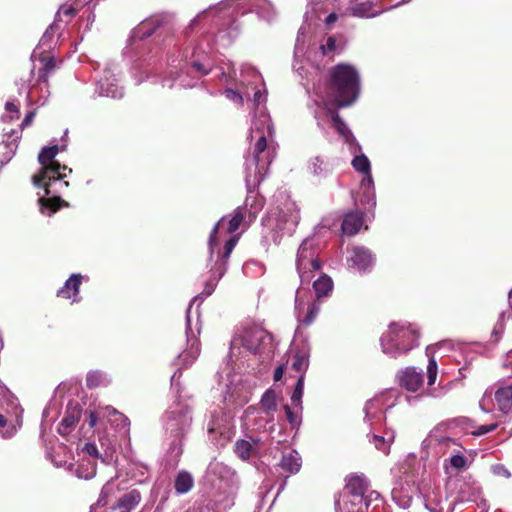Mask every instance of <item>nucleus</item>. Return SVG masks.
<instances>
[{"mask_svg": "<svg viewBox=\"0 0 512 512\" xmlns=\"http://www.w3.org/2000/svg\"><path fill=\"white\" fill-rule=\"evenodd\" d=\"M328 85L336 106L347 107L359 96L360 76L354 66L340 63L330 69Z\"/></svg>", "mask_w": 512, "mask_h": 512, "instance_id": "nucleus-1", "label": "nucleus"}, {"mask_svg": "<svg viewBox=\"0 0 512 512\" xmlns=\"http://www.w3.org/2000/svg\"><path fill=\"white\" fill-rule=\"evenodd\" d=\"M59 153V146L52 145L41 149L38 155V162L41 165L39 173L33 175L32 183L36 187H41L45 191V195L58 192L60 189H54L55 184L60 186H69V182L64 181L67 172L71 173L72 169L66 165H61L55 160Z\"/></svg>", "mask_w": 512, "mask_h": 512, "instance_id": "nucleus-2", "label": "nucleus"}, {"mask_svg": "<svg viewBox=\"0 0 512 512\" xmlns=\"http://www.w3.org/2000/svg\"><path fill=\"white\" fill-rule=\"evenodd\" d=\"M418 337V332L410 326L392 323L389 331L381 337L382 350L394 357L398 354H406L417 346Z\"/></svg>", "mask_w": 512, "mask_h": 512, "instance_id": "nucleus-3", "label": "nucleus"}, {"mask_svg": "<svg viewBox=\"0 0 512 512\" xmlns=\"http://www.w3.org/2000/svg\"><path fill=\"white\" fill-rule=\"evenodd\" d=\"M249 204V197L246 199L245 206L237 207L231 215L222 217L216 225L213 227L209 239L208 246L210 250V254L212 255L214 252V248L218 245V232L220 225L229 217L227 233L234 235L235 232L240 228L241 225L246 224V217L248 214L249 220L252 221L256 218L257 211H251L247 209Z\"/></svg>", "mask_w": 512, "mask_h": 512, "instance_id": "nucleus-4", "label": "nucleus"}, {"mask_svg": "<svg viewBox=\"0 0 512 512\" xmlns=\"http://www.w3.org/2000/svg\"><path fill=\"white\" fill-rule=\"evenodd\" d=\"M345 480V491L351 497L348 506H360L363 502L364 495L368 492L369 481L363 474H351L347 476Z\"/></svg>", "mask_w": 512, "mask_h": 512, "instance_id": "nucleus-5", "label": "nucleus"}, {"mask_svg": "<svg viewBox=\"0 0 512 512\" xmlns=\"http://www.w3.org/2000/svg\"><path fill=\"white\" fill-rule=\"evenodd\" d=\"M168 21L162 15H154L143 20L135 29L134 37L144 40L153 35L160 28H167Z\"/></svg>", "mask_w": 512, "mask_h": 512, "instance_id": "nucleus-6", "label": "nucleus"}, {"mask_svg": "<svg viewBox=\"0 0 512 512\" xmlns=\"http://www.w3.org/2000/svg\"><path fill=\"white\" fill-rule=\"evenodd\" d=\"M240 239V234L232 235L225 243L223 250L218 254V260L216 261L215 273H217V278L221 279L222 276L226 273L228 268V260L235 246L237 245Z\"/></svg>", "mask_w": 512, "mask_h": 512, "instance_id": "nucleus-7", "label": "nucleus"}, {"mask_svg": "<svg viewBox=\"0 0 512 512\" xmlns=\"http://www.w3.org/2000/svg\"><path fill=\"white\" fill-rule=\"evenodd\" d=\"M240 239V234L232 235L225 243L223 250L218 254V260L216 261L215 273H217V278L221 279L222 276L226 273L228 268V260L235 246L237 245Z\"/></svg>", "mask_w": 512, "mask_h": 512, "instance_id": "nucleus-8", "label": "nucleus"}, {"mask_svg": "<svg viewBox=\"0 0 512 512\" xmlns=\"http://www.w3.org/2000/svg\"><path fill=\"white\" fill-rule=\"evenodd\" d=\"M423 375L413 367L405 368L399 375V384L402 388L410 392H416L423 385Z\"/></svg>", "mask_w": 512, "mask_h": 512, "instance_id": "nucleus-9", "label": "nucleus"}, {"mask_svg": "<svg viewBox=\"0 0 512 512\" xmlns=\"http://www.w3.org/2000/svg\"><path fill=\"white\" fill-rule=\"evenodd\" d=\"M101 417L106 418L116 430L129 431L130 420L126 415L112 406H105L100 409Z\"/></svg>", "mask_w": 512, "mask_h": 512, "instance_id": "nucleus-10", "label": "nucleus"}, {"mask_svg": "<svg viewBox=\"0 0 512 512\" xmlns=\"http://www.w3.org/2000/svg\"><path fill=\"white\" fill-rule=\"evenodd\" d=\"M82 283V276L80 274H72L68 280H66L64 286L57 292V296L63 299H71L72 302L78 300L79 288Z\"/></svg>", "mask_w": 512, "mask_h": 512, "instance_id": "nucleus-11", "label": "nucleus"}, {"mask_svg": "<svg viewBox=\"0 0 512 512\" xmlns=\"http://www.w3.org/2000/svg\"><path fill=\"white\" fill-rule=\"evenodd\" d=\"M363 223V213L359 211H350L344 216L341 229L344 234L353 236L359 232Z\"/></svg>", "mask_w": 512, "mask_h": 512, "instance_id": "nucleus-12", "label": "nucleus"}, {"mask_svg": "<svg viewBox=\"0 0 512 512\" xmlns=\"http://www.w3.org/2000/svg\"><path fill=\"white\" fill-rule=\"evenodd\" d=\"M351 261L359 270H366L374 264V257L368 248L357 246L353 248Z\"/></svg>", "mask_w": 512, "mask_h": 512, "instance_id": "nucleus-13", "label": "nucleus"}, {"mask_svg": "<svg viewBox=\"0 0 512 512\" xmlns=\"http://www.w3.org/2000/svg\"><path fill=\"white\" fill-rule=\"evenodd\" d=\"M252 442L244 439H238L235 442L234 452L241 460L247 461L256 453L257 448L255 446L260 443V439H252Z\"/></svg>", "mask_w": 512, "mask_h": 512, "instance_id": "nucleus-14", "label": "nucleus"}, {"mask_svg": "<svg viewBox=\"0 0 512 512\" xmlns=\"http://www.w3.org/2000/svg\"><path fill=\"white\" fill-rule=\"evenodd\" d=\"M329 114L331 116L332 126L339 136L342 137L346 143H352L355 141L353 133L350 131L339 113L335 110H329Z\"/></svg>", "mask_w": 512, "mask_h": 512, "instance_id": "nucleus-15", "label": "nucleus"}, {"mask_svg": "<svg viewBox=\"0 0 512 512\" xmlns=\"http://www.w3.org/2000/svg\"><path fill=\"white\" fill-rule=\"evenodd\" d=\"M353 15L357 17H373L378 14L376 10L373 9V4L368 0H357L353 5H351L347 12L344 15Z\"/></svg>", "mask_w": 512, "mask_h": 512, "instance_id": "nucleus-16", "label": "nucleus"}, {"mask_svg": "<svg viewBox=\"0 0 512 512\" xmlns=\"http://www.w3.org/2000/svg\"><path fill=\"white\" fill-rule=\"evenodd\" d=\"M498 409L507 414L512 411V387H502L495 392Z\"/></svg>", "mask_w": 512, "mask_h": 512, "instance_id": "nucleus-17", "label": "nucleus"}, {"mask_svg": "<svg viewBox=\"0 0 512 512\" xmlns=\"http://www.w3.org/2000/svg\"><path fill=\"white\" fill-rule=\"evenodd\" d=\"M316 258H318L317 251L313 247L308 246V243L306 241H304L300 245V247L298 249V253H297V259H296L297 270H304L305 265L309 261H313Z\"/></svg>", "mask_w": 512, "mask_h": 512, "instance_id": "nucleus-18", "label": "nucleus"}, {"mask_svg": "<svg viewBox=\"0 0 512 512\" xmlns=\"http://www.w3.org/2000/svg\"><path fill=\"white\" fill-rule=\"evenodd\" d=\"M280 466L291 474L298 473L301 469V458L296 451L283 453Z\"/></svg>", "mask_w": 512, "mask_h": 512, "instance_id": "nucleus-19", "label": "nucleus"}, {"mask_svg": "<svg viewBox=\"0 0 512 512\" xmlns=\"http://www.w3.org/2000/svg\"><path fill=\"white\" fill-rule=\"evenodd\" d=\"M140 500V493L137 490H132L119 498L117 502V508L120 510V512H130L139 504Z\"/></svg>", "mask_w": 512, "mask_h": 512, "instance_id": "nucleus-20", "label": "nucleus"}, {"mask_svg": "<svg viewBox=\"0 0 512 512\" xmlns=\"http://www.w3.org/2000/svg\"><path fill=\"white\" fill-rule=\"evenodd\" d=\"M50 197H40L38 202L42 208L49 209L52 213L57 212L61 207H68L69 204L56 193L49 194Z\"/></svg>", "mask_w": 512, "mask_h": 512, "instance_id": "nucleus-21", "label": "nucleus"}, {"mask_svg": "<svg viewBox=\"0 0 512 512\" xmlns=\"http://www.w3.org/2000/svg\"><path fill=\"white\" fill-rule=\"evenodd\" d=\"M40 61L43 67L39 70L38 82L48 84L49 76L56 68L55 59L52 56L41 55Z\"/></svg>", "mask_w": 512, "mask_h": 512, "instance_id": "nucleus-22", "label": "nucleus"}, {"mask_svg": "<svg viewBox=\"0 0 512 512\" xmlns=\"http://www.w3.org/2000/svg\"><path fill=\"white\" fill-rule=\"evenodd\" d=\"M194 484V479L187 471H181L178 473L174 488L178 494H185L191 490Z\"/></svg>", "mask_w": 512, "mask_h": 512, "instance_id": "nucleus-23", "label": "nucleus"}, {"mask_svg": "<svg viewBox=\"0 0 512 512\" xmlns=\"http://www.w3.org/2000/svg\"><path fill=\"white\" fill-rule=\"evenodd\" d=\"M313 288L318 298L327 296L333 288L332 279L326 274H323L314 281Z\"/></svg>", "mask_w": 512, "mask_h": 512, "instance_id": "nucleus-24", "label": "nucleus"}, {"mask_svg": "<svg viewBox=\"0 0 512 512\" xmlns=\"http://www.w3.org/2000/svg\"><path fill=\"white\" fill-rule=\"evenodd\" d=\"M322 267L321 262L318 258L314 259L313 261H309L305 265L304 270H298L299 276L303 282H310L311 279L314 277V273L319 271Z\"/></svg>", "mask_w": 512, "mask_h": 512, "instance_id": "nucleus-25", "label": "nucleus"}, {"mask_svg": "<svg viewBox=\"0 0 512 512\" xmlns=\"http://www.w3.org/2000/svg\"><path fill=\"white\" fill-rule=\"evenodd\" d=\"M261 408L263 411L267 414L276 411L277 409V403H276V393L274 390L269 389L267 390L260 401Z\"/></svg>", "mask_w": 512, "mask_h": 512, "instance_id": "nucleus-26", "label": "nucleus"}, {"mask_svg": "<svg viewBox=\"0 0 512 512\" xmlns=\"http://www.w3.org/2000/svg\"><path fill=\"white\" fill-rule=\"evenodd\" d=\"M106 377L105 375L98 370L89 371L86 376V386L89 389H95L100 386L106 385Z\"/></svg>", "mask_w": 512, "mask_h": 512, "instance_id": "nucleus-27", "label": "nucleus"}, {"mask_svg": "<svg viewBox=\"0 0 512 512\" xmlns=\"http://www.w3.org/2000/svg\"><path fill=\"white\" fill-rule=\"evenodd\" d=\"M78 421L79 417L74 414L65 415L58 426L59 434L62 436H67L78 423Z\"/></svg>", "mask_w": 512, "mask_h": 512, "instance_id": "nucleus-28", "label": "nucleus"}, {"mask_svg": "<svg viewBox=\"0 0 512 512\" xmlns=\"http://www.w3.org/2000/svg\"><path fill=\"white\" fill-rule=\"evenodd\" d=\"M353 168L362 174L370 176L371 174V164L367 156L364 154L357 155L352 160Z\"/></svg>", "mask_w": 512, "mask_h": 512, "instance_id": "nucleus-29", "label": "nucleus"}, {"mask_svg": "<svg viewBox=\"0 0 512 512\" xmlns=\"http://www.w3.org/2000/svg\"><path fill=\"white\" fill-rule=\"evenodd\" d=\"M381 501V495L375 490L368 489V492L364 495V499L362 502L363 509L367 512L368 508L373 506V508L378 507L379 502Z\"/></svg>", "mask_w": 512, "mask_h": 512, "instance_id": "nucleus-30", "label": "nucleus"}, {"mask_svg": "<svg viewBox=\"0 0 512 512\" xmlns=\"http://www.w3.org/2000/svg\"><path fill=\"white\" fill-rule=\"evenodd\" d=\"M394 440V436L390 435L388 438L379 435H373L372 442L375 445L376 449L382 451L385 454H388L390 451V445Z\"/></svg>", "mask_w": 512, "mask_h": 512, "instance_id": "nucleus-31", "label": "nucleus"}, {"mask_svg": "<svg viewBox=\"0 0 512 512\" xmlns=\"http://www.w3.org/2000/svg\"><path fill=\"white\" fill-rule=\"evenodd\" d=\"M308 364L309 360L306 354L297 352L293 355L291 366L295 371L300 372L306 370Z\"/></svg>", "mask_w": 512, "mask_h": 512, "instance_id": "nucleus-32", "label": "nucleus"}, {"mask_svg": "<svg viewBox=\"0 0 512 512\" xmlns=\"http://www.w3.org/2000/svg\"><path fill=\"white\" fill-rule=\"evenodd\" d=\"M7 403L8 405H15V397L10 390L0 380V405Z\"/></svg>", "mask_w": 512, "mask_h": 512, "instance_id": "nucleus-33", "label": "nucleus"}, {"mask_svg": "<svg viewBox=\"0 0 512 512\" xmlns=\"http://www.w3.org/2000/svg\"><path fill=\"white\" fill-rule=\"evenodd\" d=\"M266 148H267V139H266V136L264 134H262L259 137V139L257 140V142L255 143L254 152H253L254 160L257 165L259 164L260 154L263 153L266 150Z\"/></svg>", "mask_w": 512, "mask_h": 512, "instance_id": "nucleus-34", "label": "nucleus"}, {"mask_svg": "<svg viewBox=\"0 0 512 512\" xmlns=\"http://www.w3.org/2000/svg\"><path fill=\"white\" fill-rule=\"evenodd\" d=\"M438 373V367L437 362L434 357H431L429 359V363L427 366V378H428V385L431 386L435 383Z\"/></svg>", "mask_w": 512, "mask_h": 512, "instance_id": "nucleus-35", "label": "nucleus"}, {"mask_svg": "<svg viewBox=\"0 0 512 512\" xmlns=\"http://www.w3.org/2000/svg\"><path fill=\"white\" fill-rule=\"evenodd\" d=\"M303 389H304V376L301 375L297 380V383L295 385V388H294L292 396H291V401L293 403H300L301 398L303 396Z\"/></svg>", "mask_w": 512, "mask_h": 512, "instance_id": "nucleus-36", "label": "nucleus"}, {"mask_svg": "<svg viewBox=\"0 0 512 512\" xmlns=\"http://www.w3.org/2000/svg\"><path fill=\"white\" fill-rule=\"evenodd\" d=\"M449 462L452 467H454L457 470H461L466 467L467 458L462 454H456L449 459Z\"/></svg>", "mask_w": 512, "mask_h": 512, "instance_id": "nucleus-37", "label": "nucleus"}, {"mask_svg": "<svg viewBox=\"0 0 512 512\" xmlns=\"http://www.w3.org/2000/svg\"><path fill=\"white\" fill-rule=\"evenodd\" d=\"M211 272H212V277H211V279H209L207 281L206 287H205V293L207 295H210L214 291V287H215L216 283L220 280L217 278V273H215V267H213L211 269Z\"/></svg>", "mask_w": 512, "mask_h": 512, "instance_id": "nucleus-38", "label": "nucleus"}, {"mask_svg": "<svg viewBox=\"0 0 512 512\" xmlns=\"http://www.w3.org/2000/svg\"><path fill=\"white\" fill-rule=\"evenodd\" d=\"M225 95L228 99H230L234 102H237L239 104L243 103V97L241 96V94L233 89L225 90Z\"/></svg>", "mask_w": 512, "mask_h": 512, "instance_id": "nucleus-39", "label": "nucleus"}, {"mask_svg": "<svg viewBox=\"0 0 512 512\" xmlns=\"http://www.w3.org/2000/svg\"><path fill=\"white\" fill-rule=\"evenodd\" d=\"M497 427H498L497 423H492L490 425H481L478 427L477 431L474 434L477 436L484 435V434L494 431Z\"/></svg>", "mask_w": 512, "mask_h": 512, "instance_id": "nucleus-40", "label": "nucleus"}, {"mask_svg": "<svg viewBox=\"0 0 512 512\" xmlns=\"http://www.w3.org/2000/svg\"><path fill=\"white\" fill-rule=\"evenodd\" d=\"M317 313H318V308L315 305H312L311 307H309L307 315L304 319V323L306 325H310L314 321Z\"/></svg>", "mask_w": 512, "mask_h": 512, "instance_id": "nucleus-41", "label": "nucleus"}, {"mask_svg": "<svg viewBox=\"0 0 512 512\" xmlns=\"http://www.w3.org/2000/svg\"><path fill=\"white\" fill-rule=\"evenodd\" d=\"M83 451L92 457H99L98 449L94 443H86L83 448Z\"/></svg>", "mask_w": 512, "mask_h": 512, "instance_id": "nucleus-42", "label": "nucleus"}, {"mask_svg": "<svg viewBox=\"0 0 512 512\" xmlns=\"http://www.w3.org/2000/svg\"><path fill=\"white\" fill-rule=\"evenodd\" d=\"M77 13V10L72 6L61 7L59 10L60 15H64L69 19L73 18Z\"/></svg>", "mask_w": 512, "mask_h": 512, "instance_id": "nucleus-43", "label": "nucleus"}, {"mask_svg": "<svg viewBox=\"0 0 512 512\" xmlns=\"http://www.w3.org/2000/svg\"><path fill=\"white\" fill-rule=\"evenodd\" d=\"M99 415L101 416V413H96L94 411H90L89 412V416H88V425L90 428H93L96 426V424L98 423V420H99Z\"/></svg>", "mask_w": 512, "mask_h": 512, "instance_id": "nucleus-44", "label": "nucleus"}, {"mask_svg": "<svg viewBox=\"0 0 512 512\" xmlns=\"http://www.w3.org/2000/svg\"><path fill=\"white\" fill-rule=\"evenodd\" d=\"M336 47V40L334 37H328L326 44L322 46L323 53L326 51H333Z\"/></svg>", "mask_w": 512, "mask_h": 512, "instance_id": "nucleus-45", "label": "nucleus"}, {"mask_svg": "<svg viewBox=\"0 0 512 512\" xmlns=\"http://www.w3.org/2000/svg\"><path fill=\"white\" fill-rule=\"evenodd\" d=\"M34 117H35V111H29L26 114L25 118L23 119V121H22V123L20 125L21 128L23 129L25 127H28L32 123Z\"/></svg>", "mask_w": 512, "mask_h": 512, "instance_id": "nucleus-46", "label": "nucleus"}, {"mask_svg": "<svg viewBox=\"0 0 512 512\" xmlns=\"http://www.w3.org/2000/svg\"><path fill=\"white\" fill-rule=\"evenodd\" d=\"M285 373V368L284 366H278L275 371H274V375H273V379L274 381H280L283 377Z\"/></svg>", "mask_w": 512, "mask_h": 512, "instance_id": "nucleus-47", "label": "nucleus"}, {"mask_svg": "<svg viewBox=\"0 0 512 512\" xmlns=\"http://www.w3.org/2000/svg\"><path fill=\"white\" fill-rule=\"evenodd\" d=\"M284 410H285V414H286V417L288 419V421L293 424L296 420V416L295 414L293 413V411L291 410L290 406L289 405H285L284 406Z\"/></svg>", "mask_w": 512, "mask_h": 512, "instance_id": "nucleus-48", "label": "nucleus"}, {"mask_svg": "<svg viewBox=\"0 0 512 512\" xmlns=\"http://www.w3.org/2000/svg\"><path fill=\"white\" fill-rule=\"evenodd\" d=\"M338 18H339V15H338L337 13H335V12H332V13H330V14L326 17V19H325V24H326L327 26H331L332 24H334V23L338 20Z\"/></svg>", "mask_w": 512, "mask_h": 512, "instance_id": "nucleus-49", "label": "nucleus"}, {"mask_svg": "<svg viewBox=\"0 0 512 512\" xmlns=\"http://www.w3.org/2000/svg\"><path fill=\"white\" fill-rule=\"evenodd\" d=\"M5 108L8 112H12V113H15L16 114V117L18 118L19 117V109H18V106L15 105L13 102H7L6 105H5Z\"/></svg>", "mask_w": 512, "mask_h": 512, "instance_id": "nucleus-50", "label": "nucleus"}, {"mask_svg": "<svg viewBox=\"0 0 512 512\" xmlns=\"http://www.w3.org/2000/svg\"><path fill=\"white\" fill-rule=\"evenodd\" d=\"M439 444L445 447H449L451 444H456L452 438L442 437L439 440Z\"/></svg>", "mask_w": 512, "mask_h": 512, "instance_id": "nucleus-51", "label": "nucleus"}, {"mask_svg": "<svg viewBox=\"0 0 512 512\" xmlns=\"http://www.w3.org/2000/svg\"><path fill=\"white\" fill-rule=\"evenodd\" d=\"M322 163H323V161H321L319 158H315V162L312 163L313 173L314 174H318L319 173L318 170H321V164Z\"/></svg>", "mask_w": 512, "mask_h": 512, "instance_id": "nucleus-52", "label": "nucleus"}, {"mask_svg": "<svg viewBox=\"0 0 512 512\" xmlns=\"http://www.w3.org/2000/svg\"><path fill=\"white\" fill-rule=\"evenodd\" d=\"M346 510H347V512H366L363 509L362 504H360V506H354V507H350V506H348V504H346Z\"/></svg>", "mask_w": 512, "mask_h": 512, "instance_id": "nucleus-53", "label": "nucleus"}, {"mask_svg": "<svg viewBox=\"0 0 512 512\" xmlns=\"http://www.w3.org/2000/svg\"><path fill=\"white\" fill-rule=\"evenodd\" d=\"M67 187L68 186H60L59 184H55L53 188L54 189H60L58 192H56V195H59Z\"/></svg>", "mask_w": 512, "mask_h": 512, "instance_id": "nucleus-54", "label": "nucleus"}, {"mask_svg": "<svg viewBox=\"0 0 512 512\" xmlns=\"http://www.w3.org/2000/svg\"><path fill=\"white\" fill-rule=\"evenodd\" d=\"M6 423H7L6 418L2 414H0V427H4L6 425Z\"/></svg>", "mask_w": 512, "mask_h": 512, "instance_id": "nucleus-55", "label": "nucleus"}, {"mask_svg": "<svg viewBox=\"0 0 512 512\" xmlns=\"http://www.w3.org/2000/svg\"><path fill=\"white\" fill-rule=\"evenodd\" d=\"M261 96H262L261 91H259V90H258V91H256V92L254 93V99H255V101H258V100L261 98Z\"/></svg>", "mask_w": 512, "mask_h": 512, "instance_id": "nucleus-56", "label": "nucleus"}, {"mask_svg": "<svg viewBox=\"0 0 512 512\" xmlns=\"http://www.w3.org/2000/svg\"><path fill=\"white\" fill-rule=\"evenodd\" d=\"M335 508H336V510L341 509L340 500L339 499L335 500Z\"/></svg>", "mask_w": 512, "mask_h": 512, "instance_id": "nucleus-57", "label": "nucleus"}, {"mask_svg": "<svg viewBox=\"0 0 512 512\" xmlns=\"http://www.w3.org/2000/svg\"><path fill=\"white\" fill-rule=\"evenodd\" d=\"M267 131H268V134H269V135H271V134H272V132H273V127H272V125H270V124H268V125H267Z\"/></svg>", "mask_w": 512, "mask_h": 512, "instance_id": "nucleus-58", "label": "nucleus"}, {"mask_svg": "<svg viewBox=\"0 0 512 512\" xmlns=\"http://www.w3.org/2000/svg\"><path fill=\"white\" fill-rule=\"evenodd\" d=\"M214 431H215L214 426H213V425H209V427H208V432H209L210 434H212V433H214Z\"/></svg>", "mask_w": 512, "mask_h": 512, "instance_id": "nucleus-59", "label": "nucleus"}]
</instances>
